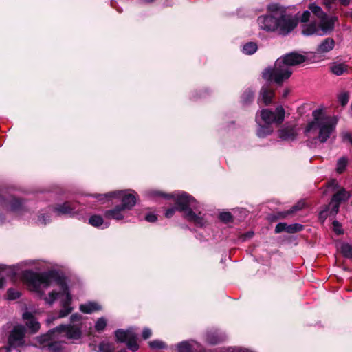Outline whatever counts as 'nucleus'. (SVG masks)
Masks as SVG:
<instances>
[{
	"mask_svg": "<svg viewBox=\"0 0 352 352\" xmlns=\"http://www.w3.org/2000/svg\"><path fill=\"white\" fill-rule=\"evenodd\" d=\"M23 278L28 282L29 285L34 291L41 293L43 288H46L52 284H56L60 287V292H52L46 301L49 304H52L56 300L61 299L63 303V309L60 311V317L66 316V300L64 296L66 294V280L59 273L55 270H50L43 273H36L32 271H25L23 274Z\"/></svg>",
	"mask_w": 352,
	"mask_h": 352,
	"instance_id": "obj_1",
	"label": "nucleus"
},
{
	"mask_svg": "<svg viewBox=\"0 0 352 352\" xmlns=\"http://www.w3.org/2000/svg\"><path fill=\"white\" fill-rule=\"evenodd\" d=\"M335 47V41L330 37L324 38L318 46L316 52L318 54H325L331 51Z\"/></svg>",
	"mask_w": 352,
	"mask_h": 352,
	"instance_id": "obj_19",
	"label": "nucleus"
},
{
	"mask_svg": "<svg viewBox=\"0 0 352 352\" xmlns=\"http://www.w3.org/2000/svg\"><path fill=\"white\" fill-rule=\"evenodd\" d=\"M3 222V220L1 218V216L0 215V223H2Z\"/></svg>",
	"mask_w": 352,
	"mask_h": 352,
	"instance_id": "obj_59",
	"label": "nucleus"
},
{
	"mask_svg": "<svg viewBox=\"0 0 352 352\" xmlns=\"http://www.w3.org/2000/svg\"><path fill=\"white\" fill-rule=\"evenodd\" d=\"M277 13L278 12L258 16L257 23L260 29L266 32H276V30H277Z\"/></svg>",
	"mask_w": 352,
	"mask_h": 352,
	"instance_id": "obj_12",
	"label": "nucleus"
},
{
	"mask_svg": "<svg viewBox=\"0 0 352 352\" xmlns=\"http://www.w3.org/2000/svg\"><path fill=\"white\" fill-rule=\"evenodd\" d=\"M118 352H127V351L126 349H122V350H120Z\"/></svg>",
	"mask_w": 352,
	"mask_h": 352,
	"instance_id": "obj_60",
	"label": "nucleus"
},
{
	"mask_svg": "<svg viewBox=\"0 0 352 352\" xmlns=\"http://www.w3.org/2000/svg\"><path fill=\"white\" fill-rule=\"evenodd\" d=\"M7 294L9 300H15L20 297L19 292L13 288L8 289Z\"/></svg>",
	"mask_w": 352,
	"mask_h": 352,
	"instance_id": "obj_35",
	"label": "nucleus"
},
{
	"mask_svg": "<svg viewBox=\"0 0 352 352\" xmlns=\"http://www.w3.org/2000/svg\"><path fill=\"white\" fill-rule=\"evenodd\" d=\"M319 31L318 28L315 23L308 24L304 26L302 29V34L306 36H310L314 34H318Z\"/></svg>",
	"mask_w": 352,
	"mask_h": 352,
	"instance_id": "obj_27",
	"label": "nucleus"
},
{
	"mask_svg": "<svg viewBox=\"0 0 352 352\" xmlns=\"http://www.w3.org/2000/svg\"><path fill=\"white\" fill-rule=\"evenodd\" d=\"M309 8L320 19V27L324 32H327L333 29L335 21L338 19L336 16H328L321 8L315 3L310 4Z\"/></svg>",
	"mask_w": 352,
	"mask_h": 352,
	"instance_id": "obj_10",
	"label": "nucleus"
},
{
	"mask_svg": "<svg viewBox=\"0 0 352 352\" xmlns=\"http://www.w3.org/2000/svg\"><path fill=\"white\" fill-rule=\"evenodd\" d=\"M268 9H269L270 10H272H272H276V8H275V6H274V5H271V6H270L268 7Z\"/></svg>",
	"mask_w": 352,
	"mask_h": 352,
	"instance_id": "obj_54",
	"label": "nucleus"
},
{
	"mask_svg": "<svg viewBox=\"0 0 352 352\" xmlns=\"http://www.w3.org/2000/svg\"><path fill=\"white\" fill-rule=\"evenodd\" d=\"M80 320V315L78 314L72 315L70 318L71 322L74 323L77 322L78 323L74 324L73 325H67V339H73L76 340L80 338L82 334L80 327L79 326Z\"/></svg>",
	"mask_w": 352,
	"mask_h": 352,
	"instance_id": "obj_14",
	"label": "nucleus"
},
{
	"mask_svg": "<svg viewBox=\"0 0 352 352\" xmlns=\"http://www.w3.org/2000/svg\"><path fill=\"white\" fill-rule=\"evenodd\" d=\"M338 100H339L340 103L342 106H344L347 104V102L349 101V96L346 93L341 94L339 96Z\"/></svg>",
	"mask_w": 352,
	"mask_h": 352,
	"instance_id": "obj_39",
	"label": "nucleus"
},
{
	"mask_svg": "<svg viewBox=\"0 0 352 352\" xmlns=\"http://www.w3.org/2000/svg\"><path fill=\"white\" fill-rule=\"evenodd\" d=\"M284 231L287 232V223H279L276 226V228H275L276 233H280Z\"/></svg>",
	"mask_w": 352,
	"mask_h": 352,
	"instance_id": "obj_37",
	"label": "nucleus"
},
{
	"mask_svg": "<svg viewBox=\"0 0 352 352\" xmlns=\"http://www.w3.org/2000/svg\"><path fill=\"white\" fill-rule=\"evenodd\" d=\"M126 211L123 207L118 205L113 209L105 211L104 217L109 219L120 221L124 218Z\"/></svg>",
	"mask_w": 352,
	"mask_h": 352,
	"instance_id": "obj_17",
	"label": "nucleus"
},
{
	"mask_svg": "<svg viewBox=\"0 0 352 352\" xmlns=\"http://www.w3.org/2000/svg\"><path fill=\"white\" fill-rule=\"evenodd\" d=\"M157 194H158V192H152L151 193V196H155V195H157Z\"/></svg>",
	"mask_w": 352,
	"mask_h": 352,
	"instance_id": "obj_56",
	"label": "nucleus"
},
{
	"mask_svg": "<svg viewBox=\"0 0 352 352\" xmlns=\"http://www.w3.org/2000/svg\"><path fill=\"white\" fill-rule=\"evenodd\" d=\"M102 309V306L96 302L89 301L80 305V310L85 314H92Z\"/></svg>",
	"mask_w": 352,
	"mask_h": 352,
	"instance_id": "obj_21",
	"label": "nucleus"
},
{
	"mask_svg": "<svg viewBox=\"0 0 352 352\" xmlns=\"http://www.w3.org/2000/svg\"><path fill=\"white\" fill-rule=\"evenodd\" d=\"M349 197V193L344 188H341L334 194L328 206L331 210L330 214L336 215L338 212L340 204L348 200Z\"/></svg>",
	"mask_w": 352,
	"mask_h": 352,
	"instance_id": "obj_13",
	"label": "nucleus"
},
{
	"mask_svg": "<svg viewBox=\"0 0 352 352\" xmlns=\"http://www.w3.org/2000/svg\"><path fill=\"white\" fill-rule=\"evenodd\" d=\"M23 319L26 321L25 324L32 333H35L40 329V323L32 313L28 311L23 313Z\"/></svg>",
	"mask_w": 352,
	"mask_h": 352,
	"instance_id": "obj_16",
	"label": "nucleus"
},
{
	"mask_svg": "<svg viewBox=\"0 0 352 352\" xmlns=\"http://www.w3.org/2000/svg\"><path fill=\"white\" fill-rule=\"evenodd\" d=\"M262 98V101L265 105H269L272 101V98L274 96V92L272 89H269L267 87H263L261 89L260 93Z\"/></svg>",
	"mask_w": 352,
	"mask_h": 352,
	"instance_id": "obj_23",
	"label": "nucleus"
},
{
	"mask_svg": "<svg viewBox=\"0 0 352 352\" xmlns=\"http://www.w3.org/2000/svg\"><path fill=\"white\" fill-rule=\"evenodd\" d=\"M289 92H290V90L289 89H285L283 91V97L286 98L288 96V94H289Z\"/></svg>",
	"mask_w": 352,
	"mask_h": 352,
	"instance_id": "obj_52",
	"label": "nucleus"
},
{
	"mask_svg": "<svg viewBox=\"0 0 352 352\" xmlns=\"http://www.w3.org/2000/svg\"><path fill=\"white\" fill-rule=\"evenodd\" d=\"M260 116L265 125H261L257 115L256 117V122L258 125L257 135L259 138H265L273 131V129L270 126L271 124L276 123L280 124L283 122L285 110L282 106L277 107L275 111L264 109L261 111Z\"/></svg>",
	"mask_w": 352,
	"mask_h": 352,
	"instance_id": "obj_5",
	"label": "nucleus"
},
{
	"mask_svg": "<svg viewBox=\"0 0 352 352\" xmlns=\"http://www.w3.org/2000/svg\"><path fill=\"white\" fill-rule=\"evenodd\" d=\"M151 334H152L151 330L149 328L145 327L142 331V338L146 340V339H148V338H150L151 336Z\"/></svg>",
	"mask_w": 352,
	"mask_h": 352,
	"instance_id": "obj_44",
	"label": "nucleus"
},
{
	"mask_svg": "<svg viewBox=\"0 0 352 352\" xmlns=\"http://www.w3.org/2000/svg\"><path fill=\"white\" fill-rule=\"evenodd\" d=\"M3 266L2 265H0V270H3Z\"/></svg>",
	"mask_w": 352,
	"mask_h": 352,
	"instance_id": "obj_61",
	"label": "nucleus"
},
{
	"mask_svg": "<svg viewBox=\"0 0 352 352\" xmlns=\"http://www.w3.org/2000/svg\"><path fill=\"white\" fill-rule=\"evenodd\" d=\"M232 352H252L247 349L232 348Z\"/></svg>",
	"mask_w": 352,
	"mask_h": 352,
	"instance_id": "obj_48",
	"label": "nucleus"
},
{
	"mask_svg": "<svg viewBox=\"0 0 352 352\" xmlns=\"http://www.w3.org/2000/svg\"><path fill=\"white\" fill-rule=\"evenodd\" d=\"M349 67L345 63H333L331 71L336 76H340L348 71Z\"/></svg>",
	"mask_w": 352,
	"mask_h": 352,
	"instance_id": "obj_24",
	"label": "nucleus"
},
{
	"mask_svg": "<svg viewBox=\"0 0 352 352\" xmlns=\"http://www.w3.org/2000/svg\"><path fill=\"white\" fill-rule=\"evenodd\" d=\"M6 284L5 278H0V289L3 288Z\"/></svg>",
	"mask_w": 352,
	"mask_h": 352,
	"instance_id": "obj_53",
	"label": "nucleus"
},
{
	"mask_svg": "<svg viewBox=\"0 0 352 352\" xmlns=\"http://www.w3.org/2000/svg\"><path fill=\"white\" fill-rule=\"evenodd\" d=\"M219 217L220 219L225 223L230 222L232 219L231 214L228 212H221L219 215Z\"/></svg>",
	"mask_w": 352,
	"mask_h": 352,
	"instance_id": "obj_36",
	"label": "nucleus"
},
{
	"mask_svg": "<svg viewBox=\"0 0 352 352\" xmlns=\"http://www.w3.org/2000/svg\"><path fill=\"white\" fill-rule=\"evenodd\" d=\"M149 346L153 349H161L166 348V344L159 340H155L149 342Z\"/></svg>",
	"mask_w": 352,
	"mask_h": 352,
	"instance_id": "obj_32",
	"label": "nucleus"
},
{
	"mask_svg": "<svg viewBox=\"0 0 352 352\" xmlns=\"http://www.w3.org/2000/svg\"><path fill=\"white\" fill-rule=\"evenodd\" d=\"M177 349L178 352H191L192 351V346L187 341H183L179 343L177 346Z\"/></svg>",
	"mask_w": 352,
	"mask_h": 352,
	"instance_id": "obj_31",
	"label": "nucleus"
},
{
	"mask_svg": "<svg viewBox=\"0 0 352 352\" xmlns=\"http://www.w3.org/2000/svg\"><path fill=\"white\" fill-rule=\"evenodd\" d=\"M299 19L292 14L285 12L277 13L276 32L282 36H287L297 26Z\"/></svg>",
	"mask_w": 352,
	"mask_h": 352,
	"instance_id": "obj_8",
	"label": "nucleus"
},
{
	"mask_svg": "<svg viewBox=\"0 0 352 352\" xmlns=\"http://www.w3.org/2000/svg\"><path fill=\"white\" fill-rule=\"evenodd\" d=\"M296 135L295 128L293 126H285L278 131V136L283 140H293Z\"/></svg>",
	"mask_w": 352,
	"mask_h": 352,
	"instance_id": "obj_20",
	"label": "nucleus"
},
{
	"mask_svg": "<svg viewBox=\"0 0 352 352\" xmlns=\"http://www.w3.org/2000/svg\"><path fill=\"white\" fill-rule=\"evenodd\" d=\"M252 235H253V232H248L246 234L245 236L250 238V237H252Z\"/></svg>",
	"mask_w": 352,
	"mask_h": 352,
	"instance_id": "obj_55",
	"label": "nucleus"
},
{
	"mask_svg": "<svg viewBox=\"0 0 352 352\" xmlns=\"http://www.w3.org/2000/svg\"><path fill=\"white\" fill-rule=\"evenodd\" d=\"M207 341L210 344H216L219 342L220 340L218 338L214 336L212 334H208V336H207Z\"/></svg>",
	"mask_w": 352,
	"mask_h": 352,
	"instance_id": "obj_41",
	"label": "nucleus"
},
{
	"mask_svg": "<svg viewBox=\"0 0 352 352\" xmlns=\"http://www.w3.org/2000/svg\"><path fill=\"white\" fill-rule=\"evenodd\" d=\"M310 14H310L309 11H308V10L305 11L300 17V21L303 22V23L308 21L309 19V17H310Z\"/></svg>",
	"mask_w": 352,
	"mask_h": 352,
	"instance_id": "obj_45",
	"label": "nucleus"
},
{
	"mask_svg": "<svg viewBox=\"0 0 352 352\" xmlns=\"http://www.w3.org/2000/svg\"><path fill=\"white\" fill-rule=\"evenodd\" d=\"M137 193L131 190L124 191H114L107 194H98L94 197L101 201L104 198H120L122 204L120 205L126 210H131L136 204Z\"/></svg>",
	"mask_w": 352,
	"mask_h": 352,
	"instance_id": "obj_7",
	"label": "nucleus"
},
{
	"mask_svg": "<svg viewBox=\"0 0 352 352\" xmlns=\"http://www.w3.org/2000/svg\"><path fill=\"white\" fill-rule=\"evenodd\" d=\"M349 160L346 157H342L338 159L336 164V171L338 174H342L346 170L348 165Z\"/></svg>",
	"mask_w": 352,
	"mask_h": 352,
	"instance_id": "obj_25",
	"label": "nucleus"
},
{
	"mask_svg": "<svg viewBox=\"0 0 352 352\" xmlns=\"http://www.w3.org/2000/svg\"><path fill=\"white\" fill-rule=\"evenodd\" d=\"M144 1L146 3H151V2L153 1L154 0H144Z\"/></svg>",
	"mask_w": 352,
	"mask_h": 352,
	"instance_id": "obj_57",
	"label": "nucleus"
},
{
	"mask_svg": "<svg viewBox=\"0 0 352 352\" xmlns=\"http://www.w3.org/2000/svg\"><path fill=\"white\" fill-rule=\"evenodd\" d=\"M339 249L344 257H352V246L346 243L340 244Z\"/></svg>",
	"mask_w": 352,
	"mask_h": 352,
	"instance_id": "obj_29",
	"label": "nucleus"
},
{
	"mask_svg": "<svg viewBox=\"0 0 352 352\" xmlns=\"http://www.w3.org/2000/svg\"><path fill=\"white\" fill-rule=\"evenodd\" d=\"M107 326V320L104 317L98 319L95 324V329L98 331H103Z\"/></svg>",
	"mask_w": 352,
	"mask_h": 352,
	"instance_id": "obj_33",
	"label": "nucleus"
},
{
	"mask_svg": "<svg viewBox=\"0 0 352 352\" xmlns=\"http://www.w3.org/2000/svg\"><path fill=\"white\" fill-rule=\"evenodd\" d=\"M145 219L148 222L153 223L155 222L157 219V216L153 213H148L146 215Z\"/></svg>",
	"mask_w": 352,
	"mask_h": 352,
	"instance_id": "obj_43",
	"label": "nucleus"
},
{
	"mask_svg": "<svg viewBox=\"0 0 352 352\" xmlns=\"http://www.w3.org/2000/svg\"><path fill=\"white\" fill-rule=\"evenodd\" d=\"M313 120L309 122L304 130L305 135L320 143H325L336 131L338 120L335 116H327L322 108L312 112Z\"/></svg>",
	"mask_w": 352,
	"mask_h": 352,
	"instance_id": "obj_2",
	"label": "nucleus"
},
{
	"mask_svg": "<svg viewBox=\"0 0 352 352\" xmlns=\"http://www.w3.org/2000/svg\"><path fill=\"white\" fill-rule=\"evenodd\" d=\"M76 285H79L80 281L75 277L71 272L67 271V315L72 311V309L69 305V302L71 300V295L69 294V289L73 290Z\"/></svg>",
	"mask_w": 352,
	"mask_h": 352,
	"instance_id": "obj_18",
	"label": "nucleus"
},
{
	"mask_svg": "<svg viewBox=\"0 0 352 352\" xmlns=\"http://www.w3.org/2000/svg\"><path fill=\"white\" fill-rule=\"evenodd\" d=\"M25 329L23 325H16L11 331L8 337L9 347H5L3 350L6 352H10V348H16L21 346L24 343V336Z\"/></svg>",
	"mask_w": 352,
	"mask_h": 352,
	"instance_id": "obj_11",
	"label": "nucleus"
},
{
	"mask_svg": "<svg viewBox=\"0 0 352 352\" xmlns=\"http://www.w3.org/2000/svg\"><path fill=\"white\" fill-rule=\"evenodd\" d=\"M305 60L306 57L299 53L287 54L276 60L273 68L265 69L263 72V78L267 81H274L280 85L291 76L292 74L291 67L301 64Z\"/></svg>",
	"mask_w": 352,
	"mask_h": 352,
	"instance_id": "obj_3",
	"label": "nucleus"
},
{
	"mask_svg": "<svg viewBox=\"0 0 352 352\" xmlns=\"http://www.w3.org/2000/svg\"><path fill=\"white\" fill-rule=\"evenodd\" d=\"M65 340L66 324H64L38 338V342L43 347L47 346L50 352H62Z\"/></svg>",
	"mask_w": 352,
	"mask_h": 352,
	"instance_id": "obj_6",
	"label": "nucleus"
},
{
	"mask_svg": "<svg viewBox=\"0 0 352 352\" xmlns=\"http://www.w3.org/2000/svg\"><path fill=\"white\" fill-rule=\"evenodd\" d=\"M305 206V203L304 201H299L296 205H294L291 210L289 211V213H293L296 211H298L301 209H302Z\"/></svg>",
	"mask_w": 352,
	"mask_h": 352,
	"instance_id": "obj_38",
	"label": "nucleus"
},
{
	"mask_svg": "<svg viewBox=\"0 0 352 352\" xmlns=\"http://www.w3.org/2000/svg\"><path fill=\"white\" fill-rule=\"evenodd\" d=\"M339 1L343 6H348L350 3V0H339Z\"/></svg>",
	"mask_w": 352,
	"mask_h": 352,
	"instance_id": "obj_51",
	"label": "nucleus"
},
{
	"mask_svg": "<svg viewBox=\"0 0 352 352\" xmlns=\"http://www.w3.org/2000/svg\"><path fill=\"white\" fill-rule=\"evenodd\" d=\"M116 339L120 342H126L128 348L133 352H135L139 349L137 343L138 334L133 327L129 328L126 330L118 329L115 332Z\"/></svg>",
	"mask_w": 352,
	"mask_h": 352,
	"instance_id": "obj_9",
	"label": "nucleus"
},
{
	"mask_svg": "<svg viewBox=\"0 0 352 352\" xmlns=\"http://www.w3.org/2000/svg\"><path fill=\"white\" fill-rule=\"evenodd\" d=\"M89 223L94 227L100 228L102 229L107 228L109 226V222L104 221L100 215L94 214L89 217Z\"/></svg>",
	"mask_w": 352,
	"mask_h": 352,
	"instance_id": "obj_22",
	"label": "nucleus"
},
{
	"mask_svg": "<svg viewBox=\"0 0 352 352\" xmlns=\"http://www.w3.org/2000/svg\"><path fill=\"white\" fill-rule=\"evenodd\" d=\"M0 206L6 210L18 212L22 208V202L15 197L8 195L0 199Z\"/></svg>",
	"mask_w": 352,
	"mask_h": 352,
	"instance_id": "obj_15",
	"label": "nucleus"
},
{
	"mask_svg": "<svg viewBox=\"0 0 352 352\" xmlns=\"http://www.w3.org/2000/svg\"><path fill=\"white\" fill-rule=\"evenodd\" d=\"M116 346L114 344L102 342L98 346V352H114Z\"/></svg>",
	"mask_w": 352,
	"mask_h": 352,
	"instance_id": "obj_28",
	"label": "nucleus"
},
{
	"mask_svg": "<svg viewBox=\"0 0 352 352\" xmlns=\"http://www.w3.org/2000/svg\"><path fill=\"white\" fill-rule=\"evenodd\" d=\"M175 201L176 207L166 211L165 216L167 218L171 217L177 210L184 212L185 219L197 226L203 227L206 224V217L198 210V204L192 197L183 192L177 195Z\"/></svg>",
	"mask_w": 352,
	"mask_h": 352,
	"instance_id": "obj_4",
	"label": "nucleus"
},
{
	"mask_svg": "<svg viewBox=\"0 0 352 352\" xmlns=\"http://www.w3.org/2000/svg\"><path fill=\"white\" fill-rule=\"evenodd\" d=\"M67 214H69L70 212V208L68 205H67Z\"/></svg>",
	"mask_w": 352,
	"mask_h": 352,
	"instance_id": "obj_58",
	"label": "nucleus"
},
{
	"mask_svg": "<svg viewBox=\"0 0 352 352\" xmlns=\"http://www.w3.org/2000/svg\"><path fill=\"white\" fill-rule=\"evenodd\" d=\"M303 228V226L298 223H295L292 225H287V232L288 233H295L299 231H301Z\"/></svg>",
	"mask_w": 352,
	"mask_h": 352,
	"instance_id": "obj_34",
	"label": "nucleus"
},
{
	"mask_svg": "<svg viewBox=\"0 0 352 352\" xmlns=\"http://www.w3.org/2000/svg\"><path fill=\"white\" fill-rule=\"evenodd\" d=\"M327 187L332 190H335L338 188L339 186L338 182L336 179H332L328 183Z\"/></svg>",
	"mask_w": 352,
	"mask_h": 352,
	"instance_id": "obj_42",
	"label": "nucleus"
},
{
	"mask_svg": "<svg viewBox=\"0 0 352 352\" xmlns=\"http://www.w3.org/2000/svg\"><path fill=\"white\" fill-rule=\"evenodd\" d=\"M327 210H325L321 211V212H320V214H319L320 218H324V219H325V218L327 217Z\"/></svg>",
	"mask_w": 352,
	"mask_h": 352,
	"instance_id": "obj_49",
	"label": "nucleus"
},
{
	"mask_svg": "<svg viewBox=\"0 0 352 352\" xmlns=\"http://www.w3.org/2000/svg\"><path fill=\"white\" fill-rule=\"evenodd\" d=\"M66 204L63 203L60 208H54V212L57 214H66Z\"/></svg>",
	"mask_w": 352,
	"mask_h": 352,
	"instance_id": "obj_40",
	"label": "nucleus"
},
{
	"mask_svg": "<svg viewBox=\"0 0 352 352\" xmlns=\"http://www.w3.org/2000/svg\"><path fill=\"white\" fill-rule=\"evenodd\" d=\"M333 230L335 231L336 233H337L338 234H340L342 233L341 226L338 221H333Z\"/></svg>",
	"mask_w": 352,
	"mask_h": 352,
	"instance_id": "obj_46",
	"label": "nucleus"
},
{
	"mask_svg": "<svg viewBox=\"0 0 352 352\" xmlns=\"http://www.w3.org/2000/svg\"><path fill=\"white\" fill-rule=\"evenodd\" d=\"M257 45L254 42H249L243 46L242 52L245 54L251 55L256 52Z\"/></svg>",
	"mask_w": 352,
	"mask_h": 352,
	"instance_id": "obj_26",
	"label": "nucleus"
},
{
	"mask_svg": "<svg viewBox=\"0 0 352 352\" xmlns=\"http://www.w3.org/2000/svg\"><path fill=\"white\" fill-rule=\"evenodd\" d=\"M336 0H326L325 5L327 8H330L331 5L332 3H333Z\"/></svg>",
	"mask_w": 352,
	"mask_h": 352,
	"instance_id": "obj_50",
	"label": "nucleus"
},
{
	"mask_svg": "<svg viewBox=\"0 0 352 352\" xmlns=\"http://www.w3.org/2000/svg\"><path fill=\"white\" fill-rule=\"evenodd\" d=\"M38 221L41 224H43V225L47 224V223L50 221L49 216L48 215H45V214H42V215L39 216L38 217Z\"/></svg>",
	"mask_w": 352,
	"mask_h": 352,
	"instance_id": "obj_47",
	"label": "nucleus"
},
{
	"mask_svg": "<svg viewBox=\"0 0 352 352\" xmlns=\"http://www.w3.org/2000/svg\"><path fill=\"white\" fill-rule=\"evenodd\" d=\"M254 98V91L248 89L244 91L242 95L241 100L243 104H248L250 102L252 101Z\"/></svg>",
	"mask_w": 352,
	"mask_h": 352,
	"instance_id": "obj_30",
	"label": "nucleus"
}]
</instances>
